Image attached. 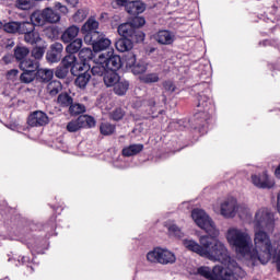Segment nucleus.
Instances as JSON below:
<instances>
[{"label":"nucleus","instance_id":"obj_23","mask_svg":"<svg viewBox=\"0 0 280 280\" xmlns=\"http://www.w3.org/2000/svg\"><path fill=\"white\" fill-rule=\"evenodd\" d=\"M104 84L107 86H115L117 82H119L120 78L119 74L115 71H106L104 77Z\"/></svg>","mask_w":280,"mask_h":280},{"label":"nucleus","instance_id":"obj_47","mask_svg":"<svg viewBox=\"0 0 280 280\" xmlns=\"http://www.w3.org/2000/svg\"><path fill=\"white\" fill-rule=\"evenodd\" d=\"M86 10L84 9H79L74 15L73 19L75 21V23H82V21H84V19H86Z\"/></svg>","mask_w":280,"mask_h":280},{"label":"nucleus","instance_id":"obj_12","mask_svg":"<svg viewBox=\"0 0 280 280\" xmlns=\"http://www.w3.org/2000/svg\"><path fill=\"white\" fill-rule=\"evenodd\" d=\"M82 128H95V118L89 115H81L67 125L68 132H78Z\"/></svg>","mask_w":280,"mask_h":280},{"label":"nucleus","instance_id":"obj_16","mask_svg":"<svg viewBox=\"0 0 280 280\" xmlns=\"http://www.w3.org/2000/svg\"><path fill=\"white\" fill-rule=\"evenodd\" d=\"M153 39L159 43V45H173L176 40V34L168 30L159 31L153 35Z\"/></svg>","mask_w":280,"mask_h":280},{"label":"nucleus","instance_id":"obj_17","mask_svg":"<svg viewBox=\"0 0 280 280\" xmlns=\"http://www.w3.org/2000/svg\"><path fill=\"white\" fill-rule=\"evenodd\" d=\"M47 124H49V117L44 112H34L28 117V126L38 127L47 126Z\"/></svg>","mask_w":280,"mask_h":280},{"label":"nucleus","instance_id":"obj_26","mask_svg":"<svg viewBox=\"0 0 280 280\" xmlns=\"http://www.w3.org/2000/svg\"><path fill=\"white\" fill-rule=\"evenodd\" d=\"M143 151V144H131L122 149V156H135Z\"/></svg>","mask_w":280,"mask_h":280},{"label":"nucleus","instance_id":"obj_1","mask_svg":"<svg viewBox=\"0 0 280 280\" xmlns=\"http://www.w3.org/2000/svg\"><path fill=\"white\" fill-rule=\"evenodd\" d=\"M182 244L186 250L209 259V261L224 264L229 259V247H226V244L209 235H201L199 243L192 238H184Z\"/></svg>","mask_w":280,"mask_h":280},{"label":"nucleus","instance_id":"obj_54","mask_svg":"<svg viewBox=\"0 0 280 280\" xmlns=\"http://www.w3.org/2000/svg\"><path fill=\"white\" fill-rule=\"evenodd\" d=\"M62 49H65V47L60 43H55L50 46V50L57 54H62Z\"/></svg>","mask_w":280,"mask_h":280},{"label":"nucleus","instance_id":"obj_55","mask_svg":"<svg viewBox=\"0 0 280 280\" xmlns=\"http://www.w3.org/2000/svg\"><path fill=\"white\" fill-rule=\"evenodd\" d=\"M16 75H19V70L13 69L8 72L7 78L8 80H14Z\"/></svg>","mask_w":280,"mask_h":280},{"label":"nucleus","instance_id":"obj_5","mask_svg":"<svg viewBox=\"0 0 280 280\" xmlns=\"http://www.w3.org/2000/svg\"><path fill=\"white\" fill-rule=\"evenodd\" d=\"M254 231H275V212L267 207L258 208L252 219Z\"/></svg>","mask_w":280,"mask_h":280},{"label":"nucleus","instance_id":"obj_51","mask_svg":"<svg viewBox=\"0 0 280 280\" xmlns=\"http://www.w3.org/2000/svg\"><path fill=\"white\" fill-rule=\"evenodd\" d=\"M163 86L164 91H166L167 93H174V91H176V85L172 81H165L163 83Z\"/></svg>","mask_w":280,"mask_h":280},{"label":"nucleus","instance_id":"obj_9","mask_svg":"<svg viewBox=\"0 0 280 280\" xmlns=\"http://www.w3.org/2000/svg\"><path fill=\"white\" fill-rule=\"evenodd\" d=\"M100 22L95 18H90L81 27V33L83 35V40L85 45H91L95 40L96 36H100L102 33L98 32Z\"/></svg>","mask_w":280,"mask_h":280},{"label":"nucleus","instance_id":"obj_45","mask_svg":"<svg viewBox=\"0 0 280 280\" xmlns=\"http://www.w3.org/2000/svg\"><path fill=\"white\" fill-rule=\"evenodd\" d=\"M129 23L132 25L133 30L137 32V28L143 27V25H145V19L141 16H136Z\"/></svg>","mask_w":280,"mask_h":280},{"label":"nucleus","instance_id":"obj_14","mask_svg":"<svg viewBox=\"0 0 280 280\" xmlns=\"http://www.w3.org/2000/svg\"><path fill=\"white\" fill-rule=\"evenodd\" d=\"M62 66L71 69L72 73L75 71H89L91 69V63H78V58L74 54H69L62 60Z\"/></svg>","mask_w":280,"mask_h":280},{"label":"nucleus","instance_id":"obj_52","mask_svg":"<svg viewBox=\"0 0 280 280\" xmlns=\"http://www.w3.org/2000/svg\"><path fill=\"white\" fill-rule=\"evenodd\" d=\"M112 118L115 121H119V119L124 118V110L121 108H117L112 113Z\"/></svg>","mask_w":280,"mask_h":280},{"label":"nucleus","instance_id":"obj_8","mask_svg":"<svg viewBox=\"0 0 280 280\" xmlns=\"http://www.w3.org/2000/svg\"><path fill=\"white\" fill-rule=\"evenodd\" d=\"M237 199L235 197H229L220 202V208L213 206L215 213H220L225 219H232L237 215Z\"/></svg>","mask_w":280,"mask_h":280},{"label":"nucleus","instance_id":"obj_44","mask_svg":"<svg viewBox=\"0 0 280 280\" xmlns=\"http://www.w3.org/2000/svg\"><path fill=\"white\" fill-rule=\"evenodd\" d=\"M100 130H101V133L105 136L113 135V132H115V126L108 122H102Z\"/></svg>","mask_w":280,"mask_h":280},{"label":"nucleus","instance_id":"obj_19","mask_svg":"<svg viewBox=\"0 0 280 280\" xmlns=\"http://www.w3.org/2000/svg\"><path fill=\"white\" fill-rule=\"evenodd\" d=\"M80 34V27L75 25L69 26L61 35L62 43H71Z\"/></svg>","mask_w":280,"mask_h":280},{"label":"nucleus","instance_id":"obj_31","mask_svg":"<svg viewBox=\"0 0 280 280\" xmlns=\"http://www.w3.org/2000/svg\"><path fill=\"white\" fill-rule=\"evenodd\" d=\"M80 65H89V60H93V50L91 48H82L79 52Z\"/></svg>","mask_w":280,"mask_h":280},{"label":"nucleus","instance_id":"obj_30","mask_svg":"<svg viewBox=\"0 0 280 280\" xmlns=\"http://www.w3.org/2000/svg\"><path fill=\"white\" fill-rule=\"evenodd\" d=\"M167 231L171 237H176L177 240H183V237H185V232L174 223L167 225Z\"/></svg>","mask_w":280,"mask_h":280},{"label":"nucleus","instance_id":"obj_61","mask_svg":"<svg viewBox=\"0 0 280 280\" xmlns=\"http://www.w3.org/2000/svg\"><path fill=\"white\" fill-rule=\"evenodd\" d=\"M1 27H3V22H0V30H1Z\"/></svg>","mask_w":280,"mask_h":280},{"label":"nucleus","instance_id":"obj_2","mask_svg":"<svg viewBox=\"0 0 280 280\" xmlns=\"http://www.w3.org/2000/svg\"><path fill=\"white\" fill-rule=\"evenodd\" d=\"M222 265H217L212 269L207 266L199 267L197 269L200 277L209 280H240L246 277V271L240 267L237 261L231 258V252H229V259Z\"/></svg>","mask_w":280,"mask_h":280},{"label":"nucleus","instance_id":"obj_11","mask_svg":"<svg viewBox=\"0 0 280 280\" xmlns=\"http://www.w3.org/2000/svg\"><path fill=\"white\" fill-rule=\"evenodd\" d=\"M100 62L105 65V69H107V71L117 72L121 69V57L115 55V50H113V48H110L106 54L103 52L100 55Z\"/></svg>","mask_w":280,"mask_h":280},{"label":"nucleus","instance_id":"obj_34","mask_svg":"<svg viewBox=\"0 0 280 280\" xmlns=\"http://www.w3.org/2000/svg\"><path fill=\"white\" fill-rule=\"evenodd\" d=\"M82 38H77L73 42H71L67 47H66V51L68 54H78V51H80V49H82Z\"/></svg>","mask_w":280,"mask_h":280},{"label":"nucleus","instance_id":"obj_15","mask_svg":"<svg viewBox=\"0 0 280 280\" xmlns=\"http://www.w3.org/2000/svg\"><path fill=\"white\" fill-rule=\"evenodd\" d=\"M112 44L113 43L110 42V39H108V37L104 35V33H101L100 35H96V37H94V40L91 44L88 45H92L93 51L97 52L110 49Z\"/></svg>","mask_w":280,"mask_h":280},{"label":"nucleus","instance_id":"obj_56","mask_svg":"<svg viewBox=\"0 0 280 280\" xmlns=\"http://www.w3.org/2000/svg\"><path fill=\"white\" fill-rule=\"evenodd\" d=\"M68 2L69 5H72V8H75V5H78V3L80 2L79 0H66Z\"/></svg>","mask_w":280,"mask_h":280},{"label":"nucleus","instance_id":"obj_64","mask_svg":"<svg viewBox=\"0 0 280 280\" xmlns=\"http://www.w3.org/2000/svg\"><path fill=\"white\" fill-rule=\"evenodd\" d=\"M278 3H280V0H278Z\"/></svg>","mask_w":280,"mask_h":280},{"label":"nucleus","instance_id":"obj_36","mask_svg":"<svg viewBox=\"0 0 280 280\" xmlns=\"http://www.w3.org/2000/svg\"><path fill=\"white\" fill-rule=\"evenodd\" d=\"M35 78H36V70H24V72L20 77V80L25 84H30V82H34Z\"/></svg>","mask_w":280,"mask_h":280},{"label":"nucleus","instance_id":"obj_4","mask_svg":"<svg viewBox=\"0 0 280 280\" xmlns=\"http://www.w3.org/2000/svg\"><path fill=\"white\" fill-rule=\"evenodd\" d=\"M191 219L199 229L208 234V236L218 240L220 230H218L215 222L205 210L198 208L194 209L191 211Z\"/></svg>","mask_w":280,"mask_h":280},{"label":"nucleus","instance_id":"obj_38","mask_svg":"<svg viewBox=\"0 0 280 280\" xmlns=\"http://www.w3.org/2000/svg\"><path fill=\"white\" fill-rule=\"evenodd\" d=\"M57 102L58 104H60V106L67 107L73 104V98L69 96V94L62 93V94H59Z\"/></svg>","mask_w":280,"mask_h":280},{"label":"nucleus","instance_id":"obj_27","mask_svg":"<svg viewBox=\"0 0 280 280\" xmlns=\"http://www.w3.org/2000/svg\"><path fill=\"white\" fill-rule=\"evenodd\" d=\"M130 83H128V81L119 79L114 85V92L116 93V95H126Z\"/></svg>","mask_w":280,"mask_h":280},{"label":"nucleus","instance_id":"obj_62","mask_svg":"<svg viewBox=\"0 0 280 280\" xmlns=\"http://www.w3.org/2000/svg\"><path fill=\"white\" fill-rule=\"evenodd\" d=\"M120 167H121V168H124V167H128V165H121Z\"/></svg>","mask_w":280,"mask_h":280},{"label":"nucleus","instance_id":"obj_13","mask_svg":"<svg viewBox=\"0 0 280 280\" xmlns=\"http://www.w3.org/2000/svg\"><path fill=\"white\" fill-rule=\"evenodd\" d=\"M118 34L119 36H122V38H131L132 40H143L145 38V34L143 33H137L135 30V26L130 24V22L120 24L118 26Z\"/></svg>","mask_w":280,"mask_h":280},{"label":"nucleus","instance_id":"obj_48","mask_svg":"<svg viewBox=\"0 0 280 280\" xmlns=\"http://www.w3.org/2000/svg\"><path fill=\"white\" fill-rule=\"evenodd\" d=\"M16 8L19 10H30L32 8V0H16Z\"/></svg>","mask_w":280,"mask_h":280},{"label":"nucleus","instance_id":"obj_29","mask_svg":"<svg viewBox=\"0 0 280 280\" xmlns=\"http://www.w3.org/2000/svg\"><path fill=\"white\" fill-rule=\"evenodd\" d=\"M135 65H137V56L133 52H127L122 58L121 66L126 69H132Z\"/></svg>","mask_w":280,"mask_h":280},{"label":"nucleus","instance_id":"obj_18","mask_svg":"<svg viewBox=\"0 0 280 280\" xmlns=\"http://www.w3.org/2000/svg\"><path fill=\"white\" fill-rule=\"evenodd\" d=\"M126 11L128 14H143V12H145V3L141 0L128 2Z\"/></svg>","mask_w":280,"mask_h":280},{"label":"nucleus","instance_id":"obj_22","mask_svg":"<svg viewBox=\"0 0 280 280\" xmlns=\"http://www.w3.org/2000/svg\"><path fill=\"white\" fill-rule=\"evenodd\" d=\"M117 51L124 52V51H130L132 49V39L125 37L120 38L115 44Z\"/></svg>","mask_w":280,"mask_h":280},{"label":"nucleus","instance_id":"obj_32","mask_svg":"<svg viewBox=\"0 0 280 280\" xmlns=\"http://www.w3.org/2000/svg\"><path fill=\"white\" fill-rule=\"evenodd\" d=\"M24 40L30 45H36V43H40V33H38L34 28L33 31L24 35Z\"/></svg>","mask_w":280,"mask_h":280},{"label":"nucleus","instance_id":"obj_63","mask_svg":"<svg viewBox=\"0 0 280 280\" xmlns=\"http://www.w3.org/2000/svg\"><path fill=\"white\" fill-rule=\"evenodd\" d=\"M22 261H25V257L22 258Z\"/></svg>","mask_w":280,"mask_h":280},{"label":"nucleus","instance_id":"obj_3","mask_svg":"<svg viewBox=\"0 0 280 280\" xmlns=\"http://www.w3.org/2000/svg\"><path fill=\"white\" fill-rule=\"evenodd\" d=\"M225 240L237 257L246 261L252 246L250 232L246 229L231 226L225 232Z\"/></svg>","mask_w":280,"mask_h":280},{"label":"nucleus","instance_id":"obj_46","mask_svg":"<svg viewBox=\"0 0 280 280\" xmlns=\"http://www.w3.org/2000/svg\"><path fill=\"white\" fill-rule=\"evenodd\" d=\"M46 58H47L48 62H60V58H62V56L60 52L50 50L47 52Z\"/></svg>","mask_w":280,"mask_h":280},{"label":"nucleus","instance_id":"obj_33","mask_svg":"<svg viewBox=\"0 0 280 280\" xmlns=\"http://www.w3.org/2000/svg\"><path fill=\"white\" fill-rule=\"evenodd\" d=\"M62 91V83L60 81H51L47 85V93L49 95H58Z\"/></svg>","mask_w":280,"mask_h":280},{"label":"nucleus","instance_id":"obj_35","mask_svg":"<svg viewBox=\"0 0 280 280\" xmlns=\"http://www.w3.org/2000/svg\"><path fill=\"white\" fill-rule=\"evenodd\" d=\"M236 215H238V218H246V215H250V207L246 203H238L236 201Z\"/></svg>","mask_w":280,"mask_h":280},{"label":"nucleus","instance_id":"obj_53","mask_svg":"<svg viewBox=\"0 0 280 280\" xmlns=\"http://www.w3.org/2000/svg\"><path fill=\"white\" fill-rule=\"evenodd\" d=\"M55 9L59 10V12H61V14L69 13V9L67 8V5L62 4L61 2H55Z\"/></svg>","mask_w":280,"mask_h":280},{"label":"nucleus","instance_id":"obj_7","mask_svg":"<svg viewBox=\"0 0 280 280\" xmlns=\"http://www.w3.org/2000/svg\"><path fill=\"white\" fill-rule=\"evenodd\" d=\"M147 260L150 264L168 266V264H176V254L167 248L155 247L153 250L147 254Z\"/></svg>","mask_w":280,"mask_h":280},{"label":"nucleus","instance_id":"obj_37","mask_svg":"<svg viewBox=\"0 0 280 280\" xmlns=\"http://www.w3.org/2000/svg\"><path fill=\"white\" fill-rule=\"evenodd\" d=\"M197 101H198L197 107L203 108V110H207V108H209V106H211V101L209 100V96H207L205 94H198Z\"/></svg>","mask_w":280,"mask_h":280},{"label":"nucleus","instance_id":"obj_57","mask_svg":"<svg viewBox=\"0 0 280 280\" xmlns=\"http://www.w3.org/2000/svg\"><path fill=\"white\" fill-rule=\"evenodd\" d=\"M11 60H12V56L10 55H7L3 57V61L5 62V65H10Z\"/></svg>","mask_w":280,"mask_h":280},{"label":"nucleus","instance_id":"obj_39","mask_svg":"<svg viewBox=\"0 0 280 280\" xmlns=\"http://www.w3.org/2000/svg\"><path fill=\"white\" fill-rule=\"evenodd\" d=\"M37 75L43 80V82H49L54 78V71L49 69L37 70Z\"/></svg>","mask_w":280,"mask_h":280},{"label":"nucleus","instance_id":"obj_6","mask_svg":"<svg viewBox=\"0 0 280 280\" xmlns=\"http://www.w3.org/2000/svg\"><path fill=\"white\" fill-rule=\"evenodd\" d=\"M60 13L51 7H47L44 10H37L31 14V21L34 25H37V27H43L46 23L56 25V23H60Z\"/></svg>","mask_w":280,"mask_h":280},{"label":"nucleus","instance_id":"obj_41","mask_svg":"<svg viewBox=\"0 0 280 280\" xmlns=\"http://www.w3.org/2000/svg\"><path fill=\"white\" fill-rule=\"evenodd\" d=\"M69 110H70V114H72V115H80V114L86 112V107L80 103H75V104L72 103L70 105Z\"/></svg>","mask_w":280,"mask_h":280},{"label":"nucleus","instance_id":"obj_25","mask_svg":"<svg viewBox=\"0 0 280 280\" xmlns=\"http://www.w3.org/2000/svg\"><path fill=\"white\" fill-rule=\"evenodd\" d=\"M20 69L22 71H37L38 61L32 59H24L20 62Z\"/></svg>","mask_w":280,"mask_h":280},{"label":"nucleus","instance_id":"obj_21","mask_svg":"<svg viewBox=\"0 0 280 280\" xmlns=\"http://www.w3.org/2000/svg\"><path fill=\"white\" fill-rule=\"evenodd\" d=\"M35 27H38V25L34 24V22H18V34H30L31 32H34Z\"/></svg>","mask_w":280,"mask_h":280},{"label":"nucleus","instance_id":"obj_40","mask_svg":"<svg viewBox=\"0 0 280 280\" xmlns=\"http://www.w3.org/2000/svg\"><path fill=\"white\" fill-rule=\"evenodd\" d=\"M141 82H144V84H152L154 82H159V74L158 73H149L143 74L140 77Z\"/></svg>","mask_w":280,"mask_h":280},{"label":"nucleus","instance_id":"obj_24","mask_svg":"<svg viewBox=\"0 0 280 280\" xmlns=\"http://www.w3.org/2000/svg\"><path fill=\"white\" fill-rule=\"evenodd\" d=\"M27 56H30V48L25 46H16L14 48V58L18 62H23Z\"/></svg>","mask_w":280,"mask_h":280},{"label":"nucleus","instance_id":"obj_20","mask_svg":"<svg viewBox=\"0 0 280 280\" xmlns=\"http://www.w3.org/2000/svg\"><path fill=\"white\" fill-rule=\"evenodd\" d=\"M106 66L104 65V61H100V56L97 59L94 60V66L91 68V72L93 75H97L98 78H102V75L106 74Z\"/></svg>","mask_w":280,"mask_h":280},{"label":"nucleus","instance_id":"obj_60","mask_svg":"<svg viewBox=\"0 0 280 280\" xmlns=\"http://www.w3.org/2000/svg\"><path fill=\"white\" fill-rule=\"evenodd\" d=\"M149 106H156V101H150Z\"/></svg>","mask_w":280,"mask_h":280},{"label":"nucleus","instance_id":"obj_10","mask_svg":"<svg viewBox=\"0 0 280 280\" xmlns=\"http://www.w3.org/2000/svg\"><path fill=\"white\" fill-rule=\"evenodd\" d=\"M250 183L257 189H272L276 185L275 178L268 174V171L253 173L250 175Z\"/></svg>","mask_w":280,"mask_h":280},{"label":"nucleus","instance_id":"obj_42","mask_svg":"<svg viewBox=\"0 0 280 280\" xmlns=\"http://www.w3.org/2000/svg\"><path fill=\"white\" fill-rule=\"evenodd\" d=\"M3 30L8 34H19V22H9L3 25Z\"/></svg>","mask_w":280,"mask_h":280},{"label":"nucleus","instance_id":"obj_49","mask_svg":"<svg viewBox=\"0 0 280 280\" xmlns=\"http://www.w3.org/2000/svg\"><path fill=\"white\" fill-rule=\"evenodd\" d=\"M32 56H33V58H35V60H40V58H43V56H45V48H43V47H35L32 50Z\"/></svg>","mask_w":280,"mask_h":280},{"label":"nucleus","instance_id":"obj_43","mask_svg":"<svg viewBox=\"0 0 280 280\" xmlns=\"http://www.w3.org/2000/svg\"><path fill=\"white\" fill-rule=\"evenodd\" d=\"M131 71L135 75H139V73H145V71H148V65L145 62L135 63L133 68H131Z\"/></svg>","mask_w":280,"mask_h":280},{"label":"nucleus","instance_id":"obj_59","mask_svg":"<svg viewBox=\"0 0 280 280\" xmlns=\"http://www.w3.org/2000/svg\"><path fill=\"white\" fill-rule=\"evenodd\" d=\"M49 31L52 32V34H58V28L56 27H50Z\"/></svg>","mask_w":280,"mask_h":280},{"label":"nucleus","instance_id":"obj_58","mask_svg":"<svg viewBox=\"0 0 280 280\" xmlns=\"http://www.w3.org/2000/svg\"><path fill=\"white\" fill-rule=\"evenodd\" d=\"M128 1H129V0H116V3H117L118 5H128Z\"/></svg>","mask_w":280,"mask_h":280},{"label":"nucleus","instance_id":"obj_28","mask_svg":"<svg viewBox=\"0 0 280 280\" xmlns=\"http://www.w3.org/2000/svg\"><path fill=\"white\" fill-rule=\"evenodd\" d=\"M83 73L79 74L75 79V84L79 86V89H84L89 84V81L91 80V74L89 73V70H82Z\"/></svg>","mask_w":280,"mask_h":280},{"label":"nucleus","instance_id":"obj_50","mask_svg":"<svg viewBox=\"0 0 280 280\" xmlns=\"http://www.w3.org/2000/svg\"><path fill=\"white\" fill-rule=\"evenodd\" d=\"M67 73H69V69L63 67H58L55 71L56 78L63 79L67 78Z\"/></svg>","mask_w":280,"mask_h":280}]
</instances>
